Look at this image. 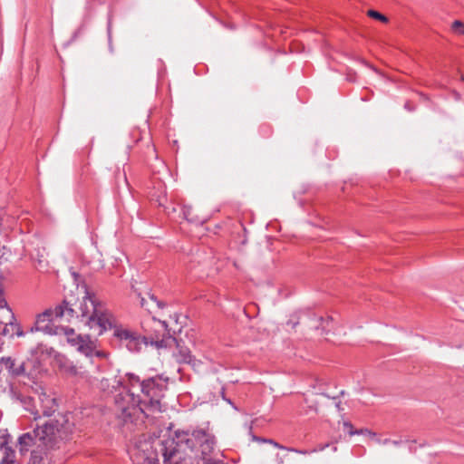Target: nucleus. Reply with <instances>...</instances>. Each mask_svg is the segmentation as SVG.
Masks as SVG:
<instances>
[{
	"instance_id": "16",
	"label": "nucleus",
	"mask_w": 464,
	"mask_h": 464,
	"mask_svg": "<svg viewBox=\"0 0 464 464\" xmlns=\"http://www.w3.org/2000/svg\"><path fill=\"white\" fill-rule=\"evenodd\" d=\"M44 460V456L41 452L33 451L31 454L29 464H43Z\"/></svg>"
},
{
	"instance_id": "11",
	"label": "nucleus",
	"mask_w": 464,
	"mask_h": 464,
	"mask_svg": "<svg viewBox=\"0 0 464 464\" xmlns=\"http://www.w3.org/2000/svg\"><path fill=\"white\" fill-rule=\"evenodd\" d=\"M121 386V380L117 376L102 378L100 382V389L102 392L112 393Z\"/></svg>"
},
{
	"instance_id": "22",
	"label": "nucleus",
	"mask_w": 464,
	"mask_h": 464,
	"mask_svg": "<svg viewBox=\"0 0 464 464\" xmlns=\"http://www.w3.org/2000/svg\"><path fill=\"white\" fill-rule=\"evenodd\" d=\"M392 443L394 446H397V445H398V442H397V441H392Z\"/></svg>"
},
{
	"instance_id": "18",
	"label": "nucleus",
	"mask_w": 464,
	"mask_h": 464,
	"mask_svg": "<svg viewBox=\"0 0 464 464\" xmlns=\"http://www.w3.org/2000/svg\"><path fill=\"white\" fill-rule=\"evenodd\" d=\"M6 309H11V308L8 306L5 297V295H4V292L0 288V314H5Z\"/></svg>"
},
{
	"instance_id": "23",
	"label": "nucleus",
	"mask_w": 464,
	"mask_h": 464,
	"mask_svg": "<svg viewBox=\"0 0 464 464\" xmlns=\"http://www.w3.org/2000/svg\"><path fill=\"white\" fill-rule=\"evenodd\" d=\"M336 407H337L338 409H340V402H337V403H336Z\"/></svg>"
},
{
	"instance_id": "6",
	"label": "nucleus",
	"mask_w": 464,
	"mask_h": 464,
	"mask_svg": "<svg viewBox=\"0 0 464 464\" xmlns=\"http://www.w3.org/2000/svg\"><path fill=\"white\" fill-rule=\"evenodd\" d=\"M114 336L125 343V346L132 352H140L143 347H147V338L130 328L119 326L114 330Z\"/></svg>"
},
{
	"instance_id": "8",
	"label": "nucleus",
	"mask_w": 464,
	"mask_h": 464,
	"mask_svg": "<svg viewBox=\"0 0 464 464\" xmlns=\"http://www.w3.org/2000/svg\"><path fill=\"white\" fill-rule=\"evenodd\" d=\"M37 402L39 404V408L34 407V411L33 414L34 415V420H37L41 413L45 416H49L52 413L55 412L57 410V403L55 398H53L51 394H48L46 392L42 391L37 393Z\"/></svg>"
},
{
	"instance_id": "17",
	"label": "nucleus",
	"mask_w": 464,
	"mask_h": 464,
	"mask_svg": "<svg viewBox=\"0 0 464 464\" xmlns=\"http://www.w3.org/2000/svg\"><path fill=\"white\" fill-rule=\"evenodd\" d=\"M367 14H368V16H370L372 18H374L376 20H379V21H381L382 23H387L388 22V18L385 15L382 14L381 13H379V12H377L375 10H369L367 12Z\"/></svg>"
},
{
	"instance_id": "14",
	"label": "nucleus",
	"mask_w": 464,
	"mask_h": 464,
	"mask_svg": "<svg viewBox=\"0 0 464 464\" xmlns=\"http://www.w3.org/2000/svg\"><path fill=\"white\" fill-rule=\"evenodd\" d=\"M35 260L39 269H44L48 266L47 252L44 247L37 249Z\"/></svg>"
},
{
	"instance_id": "3",
	"label": "nucleus",
	"mask_w": 464,
	"mask_h": 464,
	"mask_svg": "<svg viewBox=\"0 0 464 464\" xmlns=\"http://www.w3.org/2000/svg\"><path fill=\"white\" fill-rule=\"evenodd\" d=\"M160 381H161L160 378H151L140 383L143 399H140L129 391L121 392L116 396L115 404L119 411V417L124 422L130 420L136 413L144 412L146 409L153 412L163 411L160 399L162 397L161 392L166 385L160 383Z\"/></svg>"
},
{
	"instance_id": "24",
	"label": "nucleus",
	"mask_w": 464,
	"mask_h": 464,
	"mask_svg": "<svg viewBox=\"0 0 464 464\" xmlns=\"http://www.w3.org/2000/svg\"><path fill=\"white\" fill-rule=\"evenodd\" d=\"M461 80L464 81V75L461 76Z\"/></svg>"
},
{
	"instance_id": "20",
	"label": "nucleus",
	"mask_w": 464,
	"mask_h": 464,
	"mask_svg": "<svg viewBox=\"0 0 464 464\" xmlns=\"http://www.w3.org/2000/svg\"><path fill=\"white\" fill-rule=\"evenodd\" d=\"M145 303H146V302H145V299H144L143 297H140V306H141V307H145V306H146V305H145Z\"/></svg>"
},
{
	"instance_id": "15",
	"label": "nucleus",
	"mask_w": 464,
	"mask_h": 464,
	"mask_svg": "<svg viewBox=\"0 0 464 464\" xmlns=\"http://www.w3.org/2000/svg\"><path fill=\"white\" fill-rule=\"evenodd\" d=\"M451 30L459 35H464V23L459 20H455L451 24Z\"/></svg>"
},
{
	"instance_id": "13",
	"label": "nucleus",
	"mask_w": 464,
	"mask_h": 464,
	"mask_svg": "<svg viewBox=\"0 0 464 464\" xmlns=\"http://www.w3.org/2000/svg\"><path fill=\"white\" fill-rule=\"evenodd\" d=\"M34 443V437L31 433H24L19 438V447L22 453L26 452Z\"/></svg>"
},
{
	"instance_id": "21",
	"label": "nucleus",
	"mask_w": 464,
	"mask_h": 464,
	"mask_svg": "<svg viewBox=\"0 0 464 464\" xmlns=\"http://www.w3.org/2000/svg\"><path fill=\"white\" fill-rule=\"evenodd\" d=\"M130 379L131 381L139 382L138 378H136V377H134V376H132V375H130Z\"/></svg>"
},
{
	"instance_id": "12",
	"label": "nucleus",
	"mask_w": 464,
	"mask_h": 464,
	"mask_svg": "<svg viewBox=\"0 0 464 464\" xmlns=\"http://www.w3.org/2000/svg\"><path fill=\"white\" fill-rule=\"evenodd\" d=\"M0 451L2 452L1 464H14L15 454L10 446L4 447Z\"/></svg>"
},
{
	"instance_id": "7",
	"label": "nucleus",
	"mask_w": 464,
	"mask_h": 464,
	"mask_svg": "<svg viewBox=\"0 0 464 464\" xmlns=\"http://www.w3.org/2000/svg\"><path fill=\"white\" fill-rule=\"evenodd\" d=\"M33 362L30 360L22 361L12 357H2L0 359V371L6 370L8 373L14 377H28L33 373L31 366Z\"/></svg>"
},
{
	"instance_id": "10",
	"label": "nucleus",
	"mask_w": 464,
	"mask_h": 464,
	"mask_svg": "<svg viewBox=\"0 0 464 464\" xmlns=\"http://www.w3.org/2000/svg\"><path fill=\"white\" fill-rule=\"evenodd\" d=\"M332 318L327 317L324 319L323 316L312 314L307 317L305 321V324L309 329H314L318 330L321 329L323 334H327L329 333V330H327V327L329 324L331 323Z\"/></svg>"
},
{
	"instance_id": "2",
	"label": "nucleus",
	"mask_w": 464,
	"mask_h": 464,
	"mask_svg": "<svg viewBox=\"0 0 464 464\" xmlns=\"http://www.w3.org/2000/svg\"><path fill=\"white\" fill-rule=\"evenodd\" d=\"M57 313L61 320L79 323L98 335L111 325V314L103 304L88 291H85L81 298L65 297L63 303L57 305Z\"/></svg>"
},
{
	"instance_id": "9",
	"label": "nucleus",
	"mask_w": 464,
	"mask_h": 464,
	"mask_svg": "<svg viewBox=\"0 0 464 464\" xmlns=\"http://www.w3.org/2000/svg\"><path fill=\"white\" fill-rule=\"evenodd\" d=\"M4 320V327L0 332V334L7 337H14L16 335L18 337H23L24 335L20 324L17 323L16 318L12 311V309H6L5 314H3Z\"/></svg>"
},
{
	"instance_id": "19",
	"label": "nucleus",
	"mask_w": 464,
	"mask_h": 464,
	"mask_svg": "<svg viewBox=\"0 0 464 464\" xmlns=\"http://www.w3.org/2000/svg\"><path fill=\"white\" fill-rule=\"evenodd\" d=\"M9 435L6 430H0V450L8 446Z\"/></svg>"
},
{
	"instance_id": "4",
	"label": "nucleus",
	"mask_w": 464,
	"mask_h": 464,
	"mask_svg": "<svg viewBox=\"0 0 464 464\" xmlns=\"http://www.w3.org/2000/svg\"><path fill=\"white\" fill-rule=\"evenodd\" d=\"M71 431L72 424L67 415L58 413L53 419L35 429L34 433L44 445L52 448L60 440L66 439Z\"/></svg>"
},
{
	"instance_id": "1",
	"label": "nucleus",
	"mask_w": 464,
	"mask_h": 464,
	"mask_svg": "<svg viewBox=\"0 0 464 464\" xmlns=\"http://www.w3.org/2000/svg\"><path fill=\"white\" fill-rule=\"evenodd\" d=\"M62 321L57 313V306L53 309H46L37 314L34 325L31 327L30 332H43L50 335L64 334L67 343L84 354V358L82 361L77 360L73 362L63 355H57L55 357L57 366L70 377H77L90 382L88 372L89 368L93 364L92 356L105 357V353L97 351L94 343L88 336L77 334L72 328L63 327L57 324Z\"/></svg>"
},
{
	"instance_id": "5",
	"label": "nucleus",
	"mask_w": 464,
	"mask_h": 464,
	"mask_svg": "<svg viewBox=\"0 0 464 464\" xmlns=\"http://www.w3.org/2000/svg\"><path fill=\"white\" fill-rule=\"evenodd\" d=\"M156 327L159 331H167V324L165 322L161 321H154ZM151 345H155L157 349L161 348H174L172 352V355L175 358L176 362L179 363H192L193 359L191 355V352L189 348L185 345L184 342L181 339H176L171 337L170 335L165 336V333L162 334V338L160 339V336L156 334L155 336H151Z\"/></svg>"
}]
</instances>
